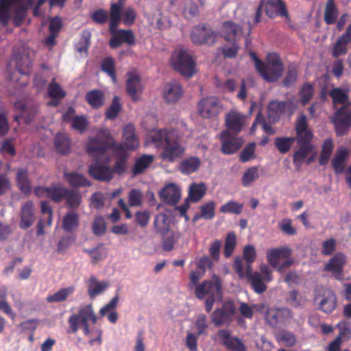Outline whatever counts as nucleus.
Masks as SVG:
<instances>
[{"label": "nucleus", "instance_id": "nucleus-13", "mask_svg": "<svg viewBox=\"0 0 351 351\" xmlns=\"http://www.w3.org/2000/svg\"><path fill=\"white\" fill-rule=\"evenodd\" d=\"M221 151L224 154H232L238 151L244 141L242 138L232 135L228 130H223L220 134Z\"/></svg>", "mask_w": 351, "mask_h": 351}, {"label": "nucleus", "instance_id": "nucleus-35", "mask_svg": "<svg viewBox=\"0 0 351 351\" xmlns=\"http://www.w3.org/2000/svg\"><path fill=\"white\" fill-rule=\"evenodd\" d=\"M154 157L152 154H143L134 162L132 168L134 175H138L143 173L154 162Z\"/></svg>", "mask_w": 351, "mask_h": 351}, {"label": "nucleus", "instance_id": "nucleus-7", "mask_svg": "<svg viewBox=\"0 0 351 351\" xmlns=\"http://www.w3.org/2000/svg\"><path fill=\"white\" fill-rule=\"evenodd\" d=\"M235 314L236 308L234 302L228 301L221 307L214 310L210 316L211 322L215 327H228L233 322Z\"/></svg>", "mask_w": 351, "mask_h": 351}, {"label": "nucleus", "instance_id": "nucleus-62", "mask_svg": "<svg viewBox=\"0 0 351 351\" xmlns=\"http://www.w3.org/2000/svg\"><path fill=\"white\" fill-rule=\"evenodd\" d=\"M255 148L256 143H248L239 156V160L242 162H247L251 160H253L256 158L255 155Z\"/></svg>", "mask_w": 351, "mask_h": 351}, {"label": "nucleus", "instance_id": "nucleus-10", "mask_svg": "<svg viewBox=\"0 0 351 351\" xmlns=\"http://www.w3.org/2000/svg\"><path fill=\"white\" fill-rule=\"evenodd\" d=\"M314 302H319V309L326 313H331L337 306V298L334 291L323 287L315 289Z\"/></svg>", "mask_w": 351, "mask_h": 351}, {"label": "nucleus", "instance_id": "nucleus-9", "mask_svg": "<svg viewBox=\"0 0 351 351\" xmlns=\"http://www.w3.org/2000/svg\"><path fill=\"white\" fill-rule=\"evenodd\" d=\"M256 256L257 254L254 246L252 245H247L243 250V258L247 263L245 269L244 268V264L240 257L234 258L233 268L239 278H243L245 274L251 273L252 271V264L255 261Z\"/></svg>", "mask_w": 351, "mask_h": 351}, {"label": "nucleus", "instance_id": "nucleus-18", "mask_svg": "<svg viewBox=\"0 0 351 351\" xmlns=\"http://www.w3.org/2000/svg\"><path fill=\"white\" fill-rule=\"evenodd\" d=\"M312 139L297 140L298 149L293 156V162L295 167H300L304 162L305 158L313 151V145L311 143Z\"/></svg>", "mask_w": 351, "mask_h": 351}, {"label": "nucleus", "instance_id": "nucleus-37", "mask_svg": "<svg viewBox=\"0 0 351 351\" xmlns=\"http://www.w3.org/2000/svg\"><path fill=\"white\" fill-rule=\"evenodd\" d=\"M215 203L209 202L199 207L200 213H196L193 218V222H196L202 218L207 220L213 219L215 217Z\"/></svg>", "mask_w": 351, "mask_h": 351}, {"label": "nucleus", "instance_id": "nucleus-11", "mask_svg": "<svg viewBox=\"0 0 351 351\" xmlns=\"http://www.w3.org/2000/svg\"><path fill=\"white\" fill-rule=\"evenodd\" d=\"M91 321L93 324L96 323L97 317L94 313L91 304H88L80 308L77 314H73L68 319L72 332H76L78 329V323L85 324Z\"/></svg>", "mask_w": 351, "mask_h": 351}, {"label": "nucleus", "instance_id": "nucleus-50", "mask_svg": "<svg viewBox=\"0 0 351 351\" xmlns=\"http://www.w3.org/2000/svg\"><path fill=\"white\" fill-rule=\"evenodd\" d=\"M101 69L111 77L113 82H117L115 61L112 57L104 58L101 62Z\"/></svg>", "mask_w": 351, "mask_h": 351}, {"label": "nucleus", "instance_id": "nucleus-60", "mask_svg": "<svg viewBox=\"0 0 351 351\" xmlns=\"http://www.w3.org/2000/svg\"><path fill=\"white\" fill-rule=\"evenodd\" d=\"M333 121L340 124H343L346 126H350L351 111L347 110L346 107H342L336 113Z\"/></svg>", "mask_w": 351, "mask_h": 351}, {"label": "nucleus", "instance_id": "nucleus-57", "mask_svg": "<svg viewBox=\"0 0 351 351\" xmlns=\"http://www.w3.org/2000/svg\"><path fill=\"white\" fill-rule=\"evenodd\" d=\"M231 333L229 329H220L217 330L213 339L226 348L229 342L234 337V336L231 335Z\"/></svg>", "mask_w": 351, "mask_h": 351}, {"label": "nucleus", "instance_id": "nucleus-49", "mask_svg": "<svg viewBox=\"0 0 351 351\" xmlns=\"http://www.w3.org/2000/svg\"><path fill=\"white\" fill-rule=\"evenodd\" d=\"M338 11L334 0H328L324 12V21L327 25L334 24L337 18Z\"/></svg>", "mask_w": 351, "mask_h": 351}, {"label": "nucleus", "instance_id": "nucleus-29", "mask_svg": "<svg viewBox=\"0 0 351 351\" xmlns=\"http://www.w3.org/2000/svg\"><path fill=\"white\" fill-rule=\"evenodd\" d=\"M85 100L92 108L99 109L105 104V94L101 90H90L86 93Z\"/></svg>", "mask_w": 351, "mask_h": 351}, {"label": "nucleus", "instance_id": "nucleus-36", "mask_svg": "<svg viewBox=\"0 0 351 351\" xmlns=\"http://www.w3.org/2000/svg\"><path fill=\"white\" fill-rule=\"evenodd\" d=\"M154 229L160 235L167 234L170 231V221L167 215L160 213L155 217Z\"/></svg>", "mask_w": 351, "mask_h": 351}, {"label": "nucleus", "instance_id": "nucleus-28", "mask_svg": "<svg viewBox=\"0 0 351 351\" xmlns=\"http://www.w3.org/2000/svg\"><path fill=\"white\" fill-rule=\"evenodd\" d=\"M295 132L296 140H307L312 139L313 134L311 131L308 129V123L306 117L304 114H301L297 119L295 123Z\"/></svg>", "mask_w": 351, "mask_h": 351}, {"label": "nucleus", "instance_id": "nucleus-6", "mask_svg": "<svg viewBox=\"0 0 351 351\" xmlns=\"http://www.w3.org/2000/svg\"><path fill=\"white\" fill-rule=\"evenodd\" d=\"M171 60L174 69L182 75L191 77L195 74V62L185 50L176 51Z\"/></svg>", "mask_w": 351, "mask_h": 351}, {"label": "nucleus", "instance_id": "nucleus-48", "mask_svg": "<svg viewBox=\"0 0 351 351\" xmlns=\"http://www.w3.org/2000/svg\"><path fill=\"white\" fill-rule=\"evenodd\" d=\"M259 178L258 167L253 166L246 169L241 178L244 187L250 186Z\"/></svg>", "mask_w": 351, "mask_h": 351}, {"label": "nucleus", "instance_id": "nucleus-27", "mask_svg": "<svg viewBox=\"0 0 351 351\" xmlns=\"http://www.w3.org/2000/svg\"><path fill=\"white\" fill-rule=\"evenodd\" d=\"M348 156V151L346 147H341L336 150L331 165L336 174L341 173L345 169V163Z\"/></svg>", "mask_w": 351, "mask_h": 351}, {"label": "nucleus", "instance_id": "nucleus-40", "mask_svg": "<svg viewBox=\"0 0 351 351\" xmlns=\"http://www.w3.org/2000/svg\"><path fill=\"white\" fill-rule=\"evenodd\" d=\"M175 134L173 131H169L167 130H156L151 138L156 147H162Z\"/></svg>", "mask_w": 351, "mask_h": 351}, {"label": "nucleus", "instance_id": "nucleus-59", "mask_svg": "<svg viewBox=\"0 0 351 351\" xmlns=\"http://www.w3.org/2000/svg\"><path fill=\"white\" fill-rule=\"evenodd\" d=\"M243 204L234 201H229L220 207L219 211L222 213H231L239 215L242 213Z\"/></svg>", "mask_w": 351, "mask_h": 351}, {"label": "nucleus", "instance_id": "nucleus-61", "mask_svg": "<svg viewBox=\"0 0 351 351\" xmlns=\"http://www.w3.org/2000/svg\"><path fill=\"white\" fill-rule=\"evenodd\" d=\"M93 233L97 237H101L106 233V223L102 216H96L92 223Z\"/></svg>", "mask_w": 351, "mask_h": 351}, {"label": "nucleus", "instance_id": "nucleus-24", "mask_svg": "<svg viewBox=\"0 0 351 351\" xmlns=\"http://www.w3.org/2000/svg\"><path fill=\"white\" fill-rule=\"evenodd\" d=\"M20 216L19 226L21 228L26 230L32 226L35 220L32 201H27L22 206Z\"/></svg>", "mask_w": 351, "mask_h": 351}, {"label": "nucleus", "instance_id": "nucleus-3", "mask_svg": "<svg viewBox=\"0 0 351 351\" xmlns=\"http://www.w3.org/2000/svg\"><path fill=\"white\" fill-rule=\"evenodd\" d=\"M195 295L198 300L206 298L205 311L210 313L216 299L221 297V284L219 277L215 276L213 280H205L197 285Z\"/></svg>", "mask_w": 351, "mask_h": 351}, {"label": "nucleus", "instance_id": "nucleus-2", "mask_svg": "<svg viewBox=\"0 0 351 351\" xmlns=\"http://www.w3.org/2000/svg\"><path fill=\"white\" fill-rule=\"evenodd\" d=\"M125 1L118 0L117 3H113L110 5L109 32L112 36L109 45L112 49H117L123 43H126L129 46L136 44V38L131 29H117L121 20V8Z\"/></svg>", "mask_w": 351, "mask_h": 351}, {"label": "nucleus", "instance_id": "nucleus-25", "mask_svg": "<svg viewBox=\"0 0 351 351\" xmlns=\"http://www.w3.org/2000/svg\"><path fill=\"white\" fill-rule=\"evenodd\" d=\"M346 262V256L341 252H338L329 260L325 265L324 270L331 272L335 275H340L342 273Z\"/></svg>", "mask_w": 351, "mask_h": 351}, {"label": "nucleus", "instance_id": "nucleus-22", "mask_svg": "<svg viewBox=\"0 0 351 351\" xmlns=\"http://www.w3.org/2000/svg\"><path fill=\"white\" fill-rule=\"evenodd\" d=\"M121 143L126 152L134 150L139 146L138 139L135 134V128L133 125L128 124L123 130Z\"/></svg>", "mask_w": 351, "mask_h": 351}, {"label": "nucleus", "instance_id": "nucleus-43", "mask_svg": "<svg viewBox=\"0 0 351 351\" xmlns=\"http://www.w3.org/2000/svg\"><path fill=\"white\" fill-rule=\"evenodd\" d=\"M206 191V185L204 183H193L189 187V197L193 202H199L205 195Z\"/></svg>", "mask_w": 351, "mask_h": 351}, {"label": "nucleus", "instance_id": "nucleus-44", "mask_svg": "<svg viewBox=\"0 0 351 351\" xmlns=\"http://www.w3.org/2000/svg\"><path fill=\"white\" fill-rule=\"evenodd\" d=\"M56 150L62 154H67L71 148V141L64 134H58L54 139Z\"/></svg>", "mask_w": 351, "mask_h": 351}, {"label": "nucleus", "instance_id": "nucleus-51", "mask_svg": "<svg viewBox=\"0 0 351 351\" xmlns=\"http://www.w3.org/2000/svg\"><path fill=\"white\" fill-rule=\"evenodd\" d=\"M66 189L60 185L52 184L49 186L47 198H49L54 202L59 203L64 199Z\"/></svg>", "mask_w": 351, "mask_h": 351}, {"label": "nucleus", "instance_id": "nucleus-31", "mask_svg": "<svg viewBox=\"0 0 351 351\" xmlns=\"http://www.w3.org/2000/svg\"><path fill=\"white\" fill-rule=\"evenodd\" d=\"M245 117L236 112H230L226 114V124L228 130L239 132L244 125Z\"/></svg>", "mask_w": 351, "mask_h": 351}, {"label": "nucleus", "instance_id": "nucleus-64", "mask_svg": "<svg viewBox=\"0 0 351 351\" xmlns=\"http://www.w3.org/2000/svg\"><path fill=\"white\" fill-rule=\"evenodd\" d=\"M350 42L343 36H340L335 43L332 55L335 57H339L341 55H344L348 52V45Z\"/></svg>", "mask_w": 351, "mask_h": 351}, {"label": "nucleus", "instance_id": "nucleus-8", "mask_svg": "<svg viewBox=\"0 0 351 351\" xmlns=\"http://www.w3.org/2000/svg\"><path fill=\"white\" fill-rule=\"evenodd\" d=\"M217 36V32L206 23L194 26L190 34L192 42L197 45L212 46L215 43Z\"/></svg>", "mask_w": 351, "mask_h": 351}, {"label": "nucleus", "instance_id": "nucleus-42", "mask_svg": "<svg viewBox=\"0 0 351 351\" xmlns=\"http://www.w3.org/2000/svg\"><path fill=\"white\" fill-rule=\"evenodd\" d=\"M167 234L162 235V247L164 251L170 252L173 249L176 243L180 238L181 234L179 232L173 230H170Z\"/></svg>", "mask_w": 351, "mask_h": 351}, {"label": "nucleus", "instance_id": "nucleus-30", "mask_svg": "<svg viewBox=\"0 0 351 351\" xmlns=\"http://www.w3.org/2000/svg\"><path fill=\"white\" fill-rule=\"evenodd\" d=\"M128 76L125 84L126 92L132 101H136L139 99L138 92L141 88V77L131 73Z\"/></svg>", "mask_w": 351, "mask_h": 351}, {"label": "nucleus", "instance_id": "nucleus-54", "mask_svg": "<svg viewBox=\"0 0 351 351\" xmlns=\"http://www.w3.org/2000/svg\"><path fill=\"white\" fill-rule=\"evenodd\" d=\"M13 0H0V23L6 26L10 19V8Z\"/></svg>", "mask_w": 351, "mask_h": 351}, {"label": "nucleus", "instance_id": "nucleus-46", "mask_svg": "<svg viewBox=\"0 0 351 351\" xmlns=\"http://www.w3.org/2000/svg\"><path fill=\"white\" fill-rule=\"evenodd\" d=\"M237 247V236L234 232H230L225 238L223 256L226 258H230L234 253Z\"/></svg>", "mask_w": 351, "mask_h": 351}, {"label": "nucleus", "instance_id": "nucleus-16", "mask_svg": "<svg viewBox=\"0 0 351 351\" xmlns=\"http://www.w3.org/2000/svg\"><path fill=\"white\" fill-rule=\"evenodd\" d=\"M293 317V313L288 308H271L267 310L265 320L272 326L285 322Z\"/></svg>", "mask_w": 351, "mask_h": 351}, {"label": "nucleus", "instance_id": "nucleus-63", "mask_svg": "<svg viewBox=\"0 0 351 351\" xmlns=\"http://www.w3.org/2000/svg\"><path fill=\"white\" fill-rule=\"evenodd\" d=\"M184 17L191 20L199 15L198 5L192 1L186 3L182 12Z\"/></svg>", "mask_w": 351, "mask_h": 351}, {"label": "nucleus", "instance_id": "nucleus-19", "mask_svg": "<svg viewBox=\"0 0 351 351\" xmlns=\"http://www.w3.org/2000/svg\"><path fill=\"white\" fill-rule=\"evenodd\" d=\"M159 197L164 203L174 206L180 199V191L175 184H169L160 191Z\"/></svg>", "mask_w": 351, "mask_h": 351}, {"label": "nucleus", "instance_id": "nucleus-4", "mask_svg": "<svg viewBox=\"0 0 351 351\" xmlns=\"http://www.w3.org/2000/svg\"><path fill=\"white\" fill-rule=\"evenodd\" d=\"M283 65L279 56L276 53H269L265 62L257 71L268 82H277L282 75Z\"/></svg>", "mask_w": 351, "mask_h": 351}, {"label": "nucleus", "instance_id": "nucleus-15", "mask_svg": "<svg viewBox=\"0 0 351 351\" xmlns=\"http://www.w3.org/2000/svg\"><path fill=\"white\" fill-rule=\"evenodd\" d=\"M292 252V250L287 246L270 248L266 252V259L271 267L276 268L280 259L290 258Z\"/></svg>", "mask_w": 351, "mask_h": 351}, {"label": "nucleus", "instance_id": "nucleus-39", "mask_svg": "<svg viewBox=\"0 0 351 351\" xmlns=\"http://www.w3.org/2000/svg\"><path fill=\"white\" fill-rule=\"evenodd\" d=\"M75 287L73 286L67 287L59 289L54 293L47 297L46 301L49 303L61 302L66 300V299L73 293Z\"/></svg>", "mask_w": 351, "mask_h": 351}, {"label": "nucleus", "instance_id": "nucleus-47", "mask_svg": "<svg viewBox=\"0 0 351 351\" xmlns=\"http://www.w3.org/2000/svg\"><path fill=\"white\" fill-rule=\"evenodd\" d=\"M64 177L70 185L76 187L89 186L90 182L82 175L77 173H64Z\"/></svg>", "mask_w": 351, "mask_h": 351}, {"label": "nucleus", "instance_id": "nucleus-32", "mask_svg": "<svg viewBox=\"0 0 351 351\" xmlns=\"http://www.w3.org/2000/svg\"><path fill=\"white\" fill-rule=\"evenodd\" d=\"M245 275L247 276L248 281L250 282L255 293L261 294L266 291L267 286L265 283L267 282L264 280V278H262L259 272H251L250 274H245Z\"/></svg>", "mask_w": 351, "mask_h": 351}, {"label": "nucleus", "instance_id": "nucleus-12", "mask_svg": "<svg viewBox=\"0 0 351 351\" xmlns=\"http://www.w3.org/2000/svg\"><path fill=\"white\" fill-rule=\"evenodd\" d=\"M199 112L204 118L217 116L222 111V104L215 96L203 98L198 105Z\"/></svg>", "mask_w": 351, "mask_h": 351}, {"label": "nucleus", "instance_id": "nucleus-5", "mask_svg": "<svg viewBox=\"0 0 351 351\" xmlns=\"http://www.w3.org/2000/svg\"><path fill=\"white\" fill-rule=\"evenodd\" d=\"M186 147L181 141L174 134L162 146L159 154L160 158L167 162L173 163L184 156Z\"/></svg>", "mask_w": 351, "mask_h": 351}, {"label": "nucleus", "instance_id": "nucleus-20", "mask_svg": "<svg viewBox=\"0 0 351 351\" xmlns=\"http://www.w3.org/2000/svg\"><path fill=\"white\" fill-rule=\"evenodd\" d=\"M291 104L284 101L273 100L269 103L267 108L268 119L270 122H277Z\"/></svg>", "mask_w": 351, "mask_h": 351}, {"label": "nucleus", "instance_id": "nucleus-34", "mask_svg": "<svg viewBox=\"0 0 351 351\" xmlns=\"http://www.w3.org/2000/svg\"><path fill=\"white\" fill-rule=\"evenodd\" d=\"M16 183L19 190L29 195L32 193V186L28 178V173L26 169H20L16 173Z\"/></svg>", "mask_w": 351, "mask_h": 351}, {"label": "nucleus", "instance_id": "nucleus-45", "mask_svg": "<svg viewBox=\"0 0 351 351\" xmlns=\"http://www.w3.org/2000/svg\"><path fill=\"white\" fill-rule=\"evenodd\" d=\"M91 33L88 30H84L80 34V38L75 44V48L80 53L88 55V50L90 45Z\"/></svg>", "mask_w": 351, "mask_h": 351}, {"label": "nucleus", "instance_id": "nucleus-52", "mask_svg": "<svg viewBox=\"0 0 351 351\" xmlns=\"http://www.w3.org/2000/svg\"><path fill=\"white\" fill-rule=\"evenodd\" d=\"M122 110V105L120 101V98L118 96H114L112 101L109 108L105 112L106 119L114 120L115 119Z\"/></svg>", "mask_w": 351, "mask_h": 351}, {"label": "nucleus", "instance_id": "nucleus-17", "mask_svg": "<svg viewBox=\"0 0 351 351\" xmlns=\"http://www.w3.org/2000/svg\"><path fill=\"white\" fill-rule=\"evenodd\" d=\"M97 160V158H95ZM99 160H96L98 162ZM88 173L94 179L100 182H109L113 178L114 172L109 166L100 165L97 162L89 166Z\"/></svg>", "mask_w": 351, "mask_h": 351}, {"label": "nucleus", "instance_id": "nucleus-53", "mask_svg": "<svg viewBox=\"0 0 351 351\" xmlns=\"http://www.w3.org/2000/svg\"><path fill=\"white\" fill-rule=\"evenodd\" d=\"M14 108L15 110H19L21 112V115L15 116L14 120L18 121L20 118H25L26 122L30 121L34 116L36 114V108H34L31 110V112H27V108L25 104L22 101H18L14 103Z\"/></svg>", "mask_w": 351, "mask_h": 351}, {"label": "nucleus", "instance_id": "nucleus-33", "mask_svg": "<svg viewBox=\"0 0 351 351\" xmlns=\"http://www.w3.org/2000/svg\"><path fill=\"white\" fill-rule=\"evenodd\" d=\"M80 226V215L75 211L66 213L62 219V228L67 232H72Z\"/></svg>", "mask_w": 351, "mask_h": 351}, {"label": "nucleus", "instance_id": "nucleus-26", "mask_svg": "<svg viewBox=\"0 0 351 351\" xmlns=\"http://www.w3.org/2000/svg\"><path fill=\"white\" fill-rule=\"evenodd\" d=\"M201 164L202 161L199 157L189 156L180 162L178 170L184 175H189L197 171Z\"/></svg>", "mask_w": 351, "mask_h": 351}, {"label": "nucleus", "instance_id": "nucleus-14", "mask_svg": "<svg viewBox=\"0 0 351 351\" xmlns=\"http://www.w3.org/2000/svg\"><path fill=\"white\" fill-rule=\"evenodd\" d=\"M243 33L242 26L232 21H226L221 27V36L227 41L237 42Z\"/></svg>", "mask_w": 351, "mask_h": 351}, {"label": "nucleus", "instance_id": "nucleus-21", "mask_svg": "<svg viewBox=\"0 0 351 351\" xmlns=\"http://www.w3.org/2000/svg\"><path fill=\"white\" fill-rule=\"evenodd\" d=\"M183 89L180 82L171 81L164 88V98L167 103L174 104L182 98Z\"/></svg>", "mask_w": 351, "mask_h": 351}, {"label": "nucleus", "instance_id": "nucleus-23", "mask_svg": "<svg viewBox=\"0 0 351 351\" xmlns=\"http://www.w3.org/2000/svg\"><path fill=\"white\" fill-rule=\"evenodd\" d=\"M87 286V293L90 299H95L97 295L101 294L109 286L107 281H99L95 276H90L86 280Z\"/></svg>", "mask_w": 351, "mask_h": 351}, {"label": "nucleus", "instance_id": "nucleus-56", "mask_svg": "<svg viewBox=\"0 0 351 351\" xmlns=\"http://www.w3.org/2000/svg\"><path fill=\"white\" fill-rule=\"evenodd\" d=\"M314 94L313 86L310 83L304 84L300 89L299 95L300 96V103L305 106L313 98Z\"/></svg>", "mask_w": 351, "mask_h": 351}, {"label": "nucleus", "instance_id": "nucleus-41", "mask_svg": "<svg viewBox=\"0 0 351 351\" xmlns=\"http://www.w3.org/2000/svg\"><path fill=\"white\" fill-rule=\"evenodd\" d=\"M64 199L69 208L72 210L77 209L82 202V196L78 191L73 189H66Z\"/></svg>", "mask_w": 351, "mask_h": 351}, {"label": "nucleus", "instance_id": "nucleus-58", "mask_svg": "<svg viewBox=\"0 0 351 351\" xmlns=\"http://www.w3.org/2000/svg\"><path fill=\"white\" fill-rule=\"evenodd\" d=\"M330 96L332 97L334 103L348 105L349 95L347 91H344L340 88H334L330 92Z\"/></svg>", "mask_w": 351, "mask_h": 351}, {"label": "nucleus", "instance_id": "nucleus-1", "mask_svg": "<svg viewBox=\"0 0 351 351\" xmlns=\"http://www.w3.org/2000/svg\"><path fill=\"white\" fill-rule=\"evenodd\" d=\"M111 149L117 157L114 165L113 172L122 174L126 168V159L128 153L123 145L120 143H116L114 137L107 129L100 130L97 135L89 140L86 151L89 155L97 158V160H101L106 154L108 149Z\"/></svg>", "mask_w": 351, "mask_h": 351}, {"label": "nucleus", "instance_id": "nucleus-38", "mask_svg": "<svg viewBox=\"0 0 351 351\" xmlns=\"http://www.w3.org/2000/svg\"><path fill=\"white\" fill-rule=\"evenodd\" d=\"M48 95L52 99V101L48 102V105L56 106L59 100L65 97L66 93L58 83L51 82L48 87Z\"/></svg>", "mask_w": 351, "mask_h": 351}, {"label": "nucleus", "instance_id": "nucleus-55", "mask_svg": "<svg viewBox=\"0 0 351 351\" xmlns=\"http://www.w3.org/2000/svg\"><path fill=\"white\" fill-rule=\"evenodd\" d=\"M294 137H277L275 139V146L280 154H287L295 141Z\"/></svg>", "mask_w": 351, "mask_h": 351}]
</instances>
